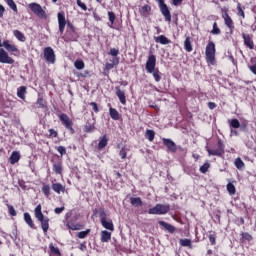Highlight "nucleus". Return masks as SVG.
I'll use <instances>...</instances> for the list:
<instances>
[{"label": "nucleus", "instance_id": "10", "mask_svg": "<svg viewBox=\"0 0 256 256\" xmlns=\"http://www.w3.org/2000/svg\"><path fill=\"white\" fill-rule=\"evenodd\" d=\"M0 63H4L6 65H13L15 60L9 56V53L5 51V49L0 48Z\"/></svg>", "mask_w": 256, "mask_h": 256}, {"label": "nucleus", "instance_id": "21", "mask_svg": "<svg viewBox=\"0 0 256 256\" xmlns=\"http://www.w3.org/2000/svg\"><path fill=\"white\" fill-rule=\"evenodd\" d=\"M21 159V154L17 151L12 152L11 156L9 157V161L11 165H15V163H19Z\"/></svg>", "mask_w": 256, "mask_h": 256}, {"label": "nucleus", "instance_id": "35", "mask_svg": "<svg viewBox=\"0 0 256 256\" xmlns=\"http://www.w3.org/2000/svg\"><path fill=\"white\" fill-rule=\"evenodd\" d=\"M108 19L110 21V24H108V26L113 28V25H115V19H117V16H115V12H108Z\"/></svg>", "mask_w": 256, "mask_h": 256}, {"label": "nucleus", "instance_id": "63", "mask_svg": "<svg viewBox=\"0 0 256 256\" xmlns=\"http://www.w3.org/2000/svg\"><path fill=\"white\" fill-rule=\"evenodd\" d=\"M49 133H50V137H57L58 135L55 129L53 128L49 129Z\"/></svg>", "mask_w": 256, "mask_h": 256}, {"label": "nucleus", "instance_id": "62", "mask_svg": "<svg viewBox=\"0 0 256 256\" xmlns=\"http://www.w3.org/2000/svg\"><path fill=\"white\" fill-rule=\"evenodd\" d=\"M37 103H38V105H40V107H42V108H45V107H46L43 98H38Z\"/></svg>", "mask_w": 256, "mask_h": 256}, {"label": "nucleus", "instance_id": "61", "mask_svg": "<svg viewBox=\"0 0 256 256\" xmlns=\"http://www.w3.org/2000/svg\"><path fill=\"white\" fill-rule=\"evenodd\" d=\"M65 211V207H60V208H55L54 209V213H56V215H59L61 213H63Z\"/></svg>", "mask_w": 256, "mask_h": 256}, {"label": "nucleus", "instance_id": "57", "mask_svg": "<svg viewBox=\"0 0 256 256\" xmlns=\"http://www.w3.org/2000/svg\"><path fill=\"white\" fill-rule=\"evenodd\" d=\"M57 151H58V153H60V155H66L67 154V149L64 146H58Z\"/></svg>", "mask_w": 256, "mask_h": 256}, {"label": "nucleus", "instance_id": "46", "mask_svg": "<svg viewBox=\"0 0 256 256\" xmlns=\"http://www.w3.org/2000/svg\"><path fill=\"white\" fill-rule=\"evenodd\" d=\"M227 191L230 195H235V193H236L235 185L233 183H228Z\"/></svg>", "mask_w": 256, "mask_h": 256}, {"label": "nucleus", "instance_id": "20", "mask_svg": "<svg viewBox=\"0 0 256 256\" xmlns=\"http://www.w3.org/2000/svg\"><path fill=\"white\" fill-rule=\"evenodd\" d=\"M154 41L155 43H160V45H169V43H171V40H169L165 35L155 37Z\"/></svg>", "mask_w": 256, "mask_h": 256}, {"label": "nucleus", "instance_id": "43", "mask_svg": "<svg viewBox=\"0 0 256 256\" xmlns=\"http://www.w3.org/2000/svg\"><path fill=\"white\" fill-rule=\"evenodd\" d=\"M211 35H221V29L217 26V22L213 23V29L211 30Z\"/></svg>", "mask_w": 256, "mask_h": 256}, {"label": "nucleus", "instance_id": "64", "mask_svg": "<svg viewBox=\"0 0 256 256\" xmlns=\"http://www.w3.org/2000/svg\"><path fill=\"white\" fill-rule=\"evenodd\" d=\"M208 107H209V109L213 110L217 107V104H215V102H209Z\"/></svg>", "mask_w": 256, "mask_h": 256}, {"label": "nucleus", "instance_id": "8", "mask_svg": "<svg viewBox=\"0 0 256 256\" xmlns=\"http://www.w3.org/2000/svg\"><path fill=\"white\" fill-rule=\"evenodd\" d=\"M59 119L64 127L70 131L71 135L75 134V129H73V120H71L67 114H60Z\"/></svg>", "mask_w": 256, "mask_h": 256}, {"label": "nucleus", "instance_id": "18", "mask_svg": "<svg viewBox=\"0 0 256 256\" xmlns=\"http://www.w3.org/2000/svg\"><path fill=\"white\" fill-rule=\"evenodd\" d=\"M37 220L41 223L43 232L47 233V231H49V218L42 216V218H37Z\"/></svg>", "mask_w": 256, "mask_h": 256}, {"label": "nucleus", "instance_id": "4", "mask_svg": "<svg viewBox=\"0 0 256 256\" xmlns=\"http://www.w3.org/2000/svg\"><path fill=\"white\" fill-rule=\"evenodd\" d=\"M207 153L209 157H223L225 155V144L223 143V140H218V147L216 149H211L209 147H206Z\"/></svg>", "mask_w": 256, "mask_h": 256}, {"label": "nucleus", "instance_id": "19", "mask_svg": "<svg viewBox=\"0 0 256 256\" xmlns=\"http://www.w3.org/2000/svg\"><path fill=\"white\" fill-rule=\"evenodd\" d=\"M111 239V232L107 231V230H103L100 233V241L101 243H109Z\"/></svg>", "mask_w": 256, "mask_h": 256}, {"label": "nucleus", "instance_id": "59", "mask_svg": "<svg viewBox=\"0 0 256 256\" xmlns=\"http://www.w3.org/2000/svg\"><path fill=\"white\" fill-rule=\"evenodd\" d=\"M90 107H92L94 113H99V106L97 105L96 102H91Z\"/></svg>", "mask_w": 256, "mask_h": 256}, {"label": "nucleus", "instance_id": "56", "mask_svg": "<svg viewBox=\"0 0 256 256\" xmlns=\"http://www.w3.org/2000/svg\"><path fill=\"white\" fill-rule=\"evenodd\" d=\"M127 148L123 147L121 148L119 155L121 157V159H126L127 158Z\"/></svg>", "mask_w": 256, "mask_h": 256}, {"label": "nucleus", "instance_id": "52", "mask_svg": "<svg viewBox=\"0 0 256 256\" xmlns=\"http://www.w3.org/2000/svg\"><path fill=\"white\" fill-rule=\"evenodd\" d=\"M108 55H111V57H114V59H116V57L119 56V49L111 48Z\"/></svg>", "mask_w": 256, "mask_h": 256}, {"label": "nucleus", "instance_id": "41", "mask_svg": "<svg viewBox=\"0 0 256 256\" xmlns=\"http://www.w3.org/2000/svg\"><path fill=\"white\" fill-rule=\"evenodd\" d=\"M250 63H251V65H249L248 67H249L250 71H251L254 75H256V58H255V57H254V58H251Z\"/></svg>", "mask_w": 256, "mask_h": 256}, {"label": "nucleus", "instance_id": "38", "mask_svg": "<svg viewBox=\"0 0 256 256\" xmlns=\"http://www.w3.org/2000/svg\"><path fill=\"white\" fill-rule=\"evenodd\" d=\"M75 69H78V71H81L82 69H85V62L83 60H76L74 62Z\"/></svg>", "mask_w": 256, "mask_h": 256}, {"label": "nucleus", "instance_id": "9", "mask_svg": "<svg viewBox=\"0 0 256 256\" xmlns=\"http://www.w3.org/2000/svg\"><path fill=\"white\" fill-rule=\"evenodd\" d=\"M43 53L46 63L53 65L56 61L55 50L51 47H46Z\"/></svg>", "mask_w": 256, "mask_h": 256}, {"label": "nucleus", "instance_id": "54", "mask_svg": "<svg viewBox=\"0 0 256 256\" xmlns=\"http://www.w3.org/2000/svg\"><path fill=\"white\" fill-rule=\"evenodd\" d=\"M99 215H100V221H103V219H107V212H105V209L100 208Z\"/></svg>", "mask_w": 256, "mask_h": 256}, {"label": "nucleus", "instance_id": "29", "mask_svg": "<svg viewBox=\"0 0 256 256\" xmlns=\"http://www.w3.org/2000/svg\"><path fill=\"white\" fill-rule=\"evenodd\" d=\"M26 94H27V87L21 86V87L18 88L17 97H19V99H23V101H25V95Z\"/></svg>", "mask_w": 256, "mask_h": 256}, {"label": "nucleus", "instance_id": "40", "mask_svg": "<svg viewBox=\"0 0 256 256\" xmlns=\"http://www.w3.org/2000/svg\"><path fill=\"white\" fill-rule=\"evenodd\" d=\"M6 3L8 5V7H10V9H12V11H14V13H18L17 4H15L14 0H6Z\"/></svg>", "mask_w": 256, "mask_h": 256}, {"label": "nucleus", "instance_id": "45", "mask_svg": "<svg viewBox=\"0 0 256 256\" xmlns=\"http://www.w3.org/2000/svg\"><path fill=\"white\" fill-rule=\"evenodd\" d=\"M90 233H91V229H87L85 231L79 232L77 237L78 239H85V237H87V235H89Z\"/></svg>", "mask_w": 256, "mask_h": 256}, {"label": "nucleus", "instance_id": "1", "mask_svg": "<svg viewBox=\"0 0 256 256\" xmlns=\"http://www.w3.org/2000/svg\"><path fill=\"white\" fill-rule=\"evenodd\" d=\"M157 67V56L151 54L149 55L147 61H146V66L145 69L147 73H150V75H153L154 80L156 83H159L163 77V73L159 71V68Z\"/></svg>", "mask_w": 256, "mask_h": 256}, {"label": "nucleus", "instance_id": "32", "mask_svg": "<svg viewBox=\"0 0 256 256\" xmlns=\"http://www.w3.org/2000/svg\"><path fill=\"white\" fill-rule=\"evenodd\" d=\"M109 113L111 119H113L114 121H119V112L117 111V109L110 107Z\"/></svg>", "mask_w": 256, "mask_h": 256}, {"label": "nucleus", "instance_id": "23", "mask_svg": "<svg viewBox=\"0 0 256 256\" xmlns=\"http://www.w3.org/2000/svg\"><path fill=\"white\" fill-rule=\"evenodd\" d=\"M140 15L142 17H149L151 15V7L149 5H144L140 8Z\"/></svg>", "mask_w": 256, "mask_h": 256}, {"label": "nucleus", "instance_id": "14", "mask_svg": "<svg viewBox=\"0 0 256 256\" xmlns=\"http://www.w3.org/2000/svg\"><path fill=\"white\" fill-rule=\"evenodd\" d=\"M115 90H116V95H117L120 103L122 105H126L127 104V98L125 97V91L121 90V87H119V86H116Z\"/></svg>", "mask_w": 256, "mask_h": 256}, {"label": "nucleus", "instance_id": "53", "mask_svg": "<svg viewBox=\"0 0 256 256\" xmlns=\"http://www.w3.org/2000/svg\"><path fill=\"white\" fill-rule=\"evenodd\" d=\"M237 11L239 17H242V19H245V12L243 11V8L241 7V3L237 4Z\"/></svg>", "mask_w": 256, "mask_h": 256}, {"label": "nucleus", "instance_id": "50", "mask_svg": "<svg viewBox=\"0 0 256 256\" xmlns=\"http://www.w3.org/2000/svg\"><path fill=\"white\" fill-rule=\"evenodd\" d=\"M42 193H44L46 197H49V195H51V187H49V185H44L42 187Z\"/></svg>", "mask_w": 256, "mask_h": 256}, {"label": "nucleus", "instance_id": "55", "mask_svg": "<svg viewBox=\"0 0 256 256\" xmlns=\"http://www.w3.org/2000/svg\"><path fill=\"white\" fill-rule=\"evenodd\" d=\"M242 239H245V241H253V236L247 232H243L242 234Z\"/></svg>", "mask_w": 256, "mask_h": 256}, {"label": "nucleus", "instance_id": "17", "mask_svg": "<svg viewBox=\"0 0 256 256\" xmlns=\"http://www.w3.org/2000/svg\"><path fill=\"white\" fill-rule=\"evenodd\" d=\"M102 227H104V229H107L108 231H115V226L113 225V220L111 219H103L100 221Z\"/></svg>", "mask_w": 256, "mask_h": 256}, {"label": "nucleus", "instance_id": "26", "mask_svg": "<svg viewBox=\"0 0 256 256\" xmlns=\"http://www.w3.org/2000/svg\"><path fill=\"white\" fill-rule=\"evenodd\" d=\"M52 189L55 191V193H65V186H63L61 183H54L52 184Z\"/></svg>", "mask_w": 256, "mask_h": 256}, {"label": "nucleus", "instance_id": "6", "mask_svg": "<svg viewBox=\"0 0 256 256\" xmlns=\"http://www.w3.org/2000/svg\"><path fill=\"white\" fill-rule=\"evenodd\" d=\"M66 41H76L79 39V35H77V31L75 30V26L71 22H67V30L65 33Z\"/></svg>", "mask_w": 256, "mask_h": 256}, {"label": "nucleus", "instance_id": "37", "mask_svg": "<svg viewBox=\"0 0 256 256\" xmlns=\"http://www.w3.org/2000/svg\"><path fill=\"white\" fill-rule=\"evenodd\" d=\"M84 131L86 133H92V131H95V123L88 122L84 127Z\"/></svg>", "mask_w": 256, "mask_h": 256}, {"label": "nucleus", "instance_id": "36", "mask_svg": "<svg viewBox=\"0 0 256 256\" xmlns=\"http://www.w3.org/2000/svg\"><path fill=\"white\" fill-rule=\"evenodd\" d=\"M145 137L150 142L154 141L155 140V131L154 130H149V129L146 130Z\"/></svg>", "mask_w": 256, "mask_h": 256}, {"label": "nucleus", "instance_id": "24", "mask_svg": "<svg viewBox=\"0 0 256 256\" xmlns=\"http://www.w3.org/2000/svg\"><path fill=\"white\" fill-rule=\"evenodd\" d=\"M159 225L161 227H164L168 233H175V228L173 225H171L165 221H159Z\"/></svg>", "mask_w": 256, "mask_h": 256}, {"label": "nucleus", "instance_id": "16", "mask_svg": "<svg viewBox=\"0 0 256 256\" xmlns=\"http://www.w3.org/2000/svg\"><path fill=\"white\" fill-rule=\"evenodd\" d=\"M3 47L9 53H19V49L17 48V46L9 43V40H4L3 41Z\"/></svg>", "mask_w": 256, "mask_h": 256}, {"label": "nucleus", "instance_id": "58", "mask_svg": "<svg viewBox=\"0 0 256 256\" xmlns=\"http://www.w3.org/2000/svg\"><path fill=\"white\" fill-rule=\"evenodd\" d=\"M77 5L81 8L82 11H87V5L81 2V0H77Z\"/></svg>", "mask_w": 256, "mask_h": 256}, {"label": "nucleus", "instance_id": "33", "mask_svg": "<svg viewBox=\"0 0 256 256\" xmlns=\"http://www.w3.org/2000/svg\"><path fill=\"white\" fill-rule=\"evenodd\" d=\"M234 165L239 169V171L245 168V162H243V160L239 157L235 159Z\"/></svg>", "mask_w": 256, "mask_h": 256}, {"label": "nucleus", "instance_id": "5", "mask_svg": "<svg viewBox=\"0 0 256 256\" xmlns=\"http://www.w3.org/2000/svg\"><path fill=\"white\" fill-rule=\"evenodd\" d=\"M28 7L32 12L35 13L37 17H39V19H47V13L45 12V10H43V7H41V4H37L33 2V3H30Z\"/></svg>", "mask_w": 256, "mask_h": 256}, {"label": "nucleus", "instance_id": "7", "mask_svg": "<svg viewBox=\"0 0 256 256\" xmlns=\"http://www.w3.org/2000/svg\"><path fill=\"white\" fill-rule=\"evenodd\" d=\"M156 1L159 5V9L165 21H167L168 23H171V11H169V7L167 6V4H165V0H156Z\"/></svg>", "mask_w": 256, "mask_h": 256}, {"label": "nucleus", "instance_id": "15", "mask_svg": "<svg viewBox=\"0 0 256 256\" xmlns=\"http://www.w3.org/2000/svg\"><path fill=\"white\" fill-rule=\"evenodd\" d=\"M222 19H224V23L226 27H229L230 31H233V29H235V26L233 25V19H231L229 13L225 12L224 14H222Z\"/></svg>", "mask_w": 256, "mask_h": 256}, {"label": "nucleus", "instance_id": "11", "mask_svg": "<svg viewBox=\"0 0 256 256\" xmlns=\"http://www.w3.org/2000/svg\"><path fill=\"white\" fill-rule=\"evenodd\" d=\"M57 17H58L59 33L60 35H63V33H65V27L67 25V20L65 19V13L59 12L57 14Z\"/></svg>", "mask_w": 256, "mask_h": 256}, {"label": "nucleus", "instance_id": "22", "mask_svg": "<svg viewBox=\"0 0 256 256\" xmlns=\"http://www.w3.org/2000/svg\"><path fill=\"white\" fill-rule=\"evenodd\" d=\"M111 63L107 62L105 64V71H111V69H113V67H115L116 65H119V57L113 58V60H110Z\"/></svg>", "mask_w": 256, "mask_h": 256}, {"label": "nucleus", "instance_id": "44", "mask_svg": "<svg viewBox=\"0 0 256 256\" xmlns=\"http://www.w3.org/2000/svg\"><path fill=\"white\" fill-rule=\"evenodd\" d=\"M49 249L51 253H53V255L61 256V251L59 250V248L53 246V244H50Z\"/></svg>", "mask_w": 256, "mask_h": 256}, {"label": "nucleus", "instance_id": "31", "mask_svg": "<svg viewBox=\"0 0 256 256\" xmlns=\"http://www.w3.org/2000/svg\"><path fill=\"white\" fill-rule=\"evenodd\" d=\"M53 171L56 175H61L63 173V164L61 162L53 164Z\"/></svg>", "mask_w": 256, "mask_h": 256}, {"label": "nucleus", "instance_id": "2", "mask_svg": "<svg viewBox=\"0 0 256 256\" xmlns=\"http://www.w3.org/2000/svg\"><path fill=\"white\" fill-rule=\"evenodd\" d=\"M215 53V43L213 41H209L205 50L206 61L208 65H215Z\"/></svg>", "mask_w": 256, "mask_h": 256}, {"label": "nucleus", "instance_id": "48", "mask_svg": "<svg viewBox=\"0 0 256 256\" xmlns=\"http://www.w3.org/2000/svg\"><path fill=\"white\" fill-rule=\"evenodd\" d=\"M180 245L182 247H191V239H180Z\"/></svg>", "mask_w": 256, "mask_h": 256}, {"label": "nucleus", "instance_id": "34", "mask_svg": "<svg viewBox=\"0 0 256 256\" xmlns=\"http://www.w3.org/2000/svg\"><path fill=\"white\" fill-rule=\"evenodd\" d=\"M210 234L208 235V239L211 243V245H217V233L210 231Z\"/></svg>", "mask_w": 256, "mask_h": 256}, {"label": "nucleus", "instance_id": "51", "mask_svg": "<svg viewBox=\"0 0 256 256\" xmlns=\"http://www.w3.org/2000/svg\"><path fill=\"white\" fill-rule=\"evenodd\" d=\"M209 167H211V164H209V162L204 163L200 167V173H207V171H209Z\"/></svg>", "mask_w": 256, "mask_h": 256}, {"label": "nucleus", "instance_id": "13", "mask_svg": "<svg viewBox=\"0 0 256 256\" xmlns=\"http://www.w3.org/2000/svg\"><path fill=\"white\" fill-rule=\"evenodd\" d=\"M242 39H244V45L248 47V49H255V43L249 34L242 33Z\"/></svg>", "mask_w": 256, "mask_h": 256}, {"label": "nucleus", "instance_id": "42", "mask_svg": "<svg viewBox=\"0 0 256 256\" xmlns=\"http://www.w3.org/2000/svg\"><path fill=\"white\" fill-rule=\"evenodd\" d=\"M104 147H107V136H103L98 143V149H104Z\"/></svg>", "mask_w": 256, "mask_h": 256}, {"label": "nucleus", "instance_id": "3", "mask_svg": "<svg viewBox=\"0 0 256 256\" xmlns=\"http://www.w3.org/2000/svg\"><path fill=\"white\" fill-rule=\"evenodd\" d=\"M171 211L169 204H156L155 207L148 210L149 215H167Z\"/></svg>", "mask_w": 256, "mask_h": 256}, {"label": "nucleus", "instance_id": "49", "mask_svg": "<svg viewBox=\"0 0 256 256\" xmlns=\"http://www.w3.org/2000/svg\"><path fill=\"white\" fill-rule=\"evenodd\" d=\"M7 207L9 215H11V217H17V211H15V208L9 204H7Z\"/></svg>", "mask_w": 256, "mask_h": 256}, {"label": "nucleus", "instance_id": "47", "mask_svg": "<svg viewBox=\"0 0 256 256\" xmlns=\"http://www.w3.org/2000/svg\"><path fill=\"white\" fill-rule=\"evenodd\" d=\"M230 127H233V129H239L241 127V123L234 118L230 121Z\"/></svg>", "mask_w": 256, "mask_h": 256}, {"label": "nucleus", "instance_id": "30", "mask_svg": "<svg viewBox=\"0 0 256 256\" xmlns=\"http://www.w3.org/2000/svg\"><path fill=\"white\" fill-rule=\"evenodd\" d=\"M184 49H185V51H187V53H191V51H193V45L191 44L190 37H186V39L184 41Z\"/></svg>", "mask_w": 256, "mask_h": 256}, {"label": "nucleus", "instance_id": "28", "mask_svg": "<svg viewBox=\"0 0 256 256\" xmlns=\"http://www.w3.org/2000/svg\"><path fill=\"white\" fill-rule=\"evenodd\" d=\"M24 221L29 225L31 229H35V224L33 223V219L31 218V214L25 212L24 213Z\"/></svg>", "mask_w": 256, "mask_h": 256}, {"label": "nucleus", "instance_id": "12", "mask_svg": "<svg viewBox=\"0 0 256 256\" xmlns=\"http://www.w3.org/2000/svg\"><path fill=\"white\" fill-rule=\"evenodd\" d=\"M163 145H165V147H167L168 151L170 153H177V144H175V142H173V140L169 139V138H163Z\"/></svg>", "mask_w": 256, "mask_h": 256}, {"label": "nucleus", "instance_id": "25", "mask_svg": "<svg viewBox=\"0 0 256 256\" xmlns=\"http://www.w3.org/2000/svg\"><path fill=\"white\" fill-rule=\"evenodd\" d=\"M130 203L133 207H143V200L140 197L130 198Z\"/></svg>", "mask_w": 256, "mask_h": 256}, {"label": "nucleus", "instance_id": "39", "mask_svg": "<svg viewBox=\"0 0 256 256\" xmlns=\"http://www.w3.org/2000/svg\"><path fill=\"white\" fill-rule=\"evenodd\" d=\"M34 213H35V217L36 219H41L43 218V212L41 211V204L37 205L35 210H34Z\"/></svg>", "mask_w": 256, "mask_h": 256}, {"label": "nucleus", "instance_id": "60", "mask_svg": "<svg viewBox=\"0 0 256 256\" xmlns=\"http://www.w3.org/2000/svg\"><path fill=\"white\" fill-rule=\"evenodd\" d=\"M67 227H68V229H71L72 231H78V229H79V225H75V224H71V223H67Z\"/></svg>", "mask_w": 256, "mask_h": 256}, {"label": "nucleus", "instance_id": "27", "mask_svg": "<svg viewBox=\"0 0 256 256\" xmlns=\"http://www.w3.org/2000/svg\"><path fill=\"white\" fill-rule=\"evenodd\" d=\"M13 35H14V37H16V39H18V41H21L22 43H25V41H27L25 34H23V32H21L19 30H14Z\"/></svg>", "mask_w": 256, "mask_h": 256}]
</instances>
